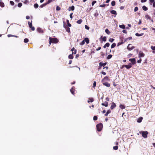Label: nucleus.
Wrapping results in <instances>:
<instances>
[{
  "mask_svg": "<svg viewBox=\"0 0 155 155\" xmlns=\"http://www.w3.org/2000/svg\"><path fill=\"white\" fill-rule=\"evenodd\" d=\"M140 133L142 134V136L144 138H147V135L148 132L147 131H141L140 132Z\"/></svg>",
  "mask_w": 155,
  "mask_h": 155,
  "instance_id": "nucleus-1",
  "label": "nucleus"
},
{
  "mask_svg": "<svg viewBox=\"0 0 155 155\" xmlns=\"http://www.w3.org/2000/svg\"><path fill=\"white\" fill-rule=\"evenodd\" d=\"M102 124L101 123L97 124L96 126V127L97 131H101L102 129Z\"/></svg>",
  "mask_w": 155,
  "mask_h": 155,
  "instance_id": "nucleus-2",
  "label": "nucleus"
},
{
  "mask_svg": "<svg viewBox=\"0 0 155 155\" xmlns=\"http://www.w3.org/2000/svg\"><path fill=\"white\" fill-rule=\"evenodd\" d=\"M49 39H51L53 43H57L58 42V40L57 38L49 37Z\"/></svg>",
  "mask_w": 155,
  "mask_h": 155,
  "instance_id": "nucleus-3",
  "label": "nucleus"
},
{
  "mask_svg": "<svg viewBox=\"0 0 155 155\" xmlns=\"http://www.w3.org/2000/svg\"><path fill=\"white\" fill-rule=\"evenodd\" d=\"M131 45L130 44H129L128 45V46L127 47V48L129 51H131L133 50V49L135 48V47L134 46H131L130 47V46Z\"/></svg>",
  "mask_w": 155,
  "mask_h": 155,
  "instance_id": "nucleus-4",
  "label": "nucleus"
},
{
  "mask_svg": "<svg viewBox=\"0 0 155 155\" xmlns=\"http://www.w3.org/2000/svg\"><path fill=\"white\" fill-rule=\"evenodd\" d=\"M144 54L141 51H140L139 52V57L141 58V57H143L144 56Z\"/></svg>",
  "mask_w": 155,
  "mask_h": 155,
  "instance_id": "nucleus-5",
  "label": "nucleus"
},
{
  "mask_svg": "<svg viewBox=\"0 0 155 155\" xmlns=\"http://www.w3.org/2000/svg\"><path fill=\"white\" fill-rule=\"evenodd\" d=\"M129 61L132 62L133 64H134L136 63V60L135 58H130L129 59Z\"/></svg>",
  "mask_w": 155,
  "mask_h": 155,
  "instance_id": "nucleus-6",
  "label": "nucleus"
},
{
  "mask_svg": "<svg viewBox=\"0 0 155 155\" xmlns=\"http://www.w3.org/2000/svg\"><path fill=\"white\" fill-rule=\"evenodd\" d=\"M102 83L103 85L106 86L107 87H109L110 86V84L107 82H104V81H103Z\"/></svg>",
  "mask_w": 155,
  "mask_h": 155,
  "instance_id": "nucleus-7",
  "label": "nucleus"
},
{
  "mask_svg": "<svg viewBox=\"0 0 155 155\" xmlns=\"http://www.w3.org/2000/svg\"><path fill=\"white\" fill-rule=\"evenodd\" d=\"M116 106V104L114 103L113 102L112 104L110 106V109H113Z\"/></svg>",
  "mask_w": 155,
  "mask_h": 155,
  "instance_id": "nucleus-8",
  "label": "nucleus"
},
{
  "mask_svg": "<svg viewBox=\"0 0 155 155\" xmlns=\"http://www.w3.org/2000/svg\"><path fill=\"white\" fill-rule=\"evenodd\" d=\"M74 6L72 5L71 7H69L68 8V10L69 11L71 10L74 11Z\"/></svg>",
  "mask_w": 155,
  "mask_h": 155,
  "instance_id": "nucleus-9",
  "label": "nucleus"
},
{
  "mask_svg": "<svg viewBox=\"0 0 155 155\" xmlns=\"http://www.w3.org/2000/svg\"><path fill=\"white\" fill-rule=\"evenodd\" d=\"M37 30L38 32L42 33L43 32V30L40 28H38Z\"/></svg>",
  "mask_w": 155,
  "mask_h": 155,
  "instance_id": "nucleus-10",
  "label": "nucleus"
},
{
  "mask_svg": "<svg viewBox=\"0 0 155 155\" xmlns=\"http://www.w3.org/2000/svg\"><path fill=\"white\" fill-rule=\"evenodd\" d=\"M74 87H73L70 90V91L72 93V94L73 95H74V91L75 90L74 89Z\"/></svg>",
  "mask_w": 155,
  "mask_h": 155,
  "instance_id": "nucleus-11",
  "label": "nucleus"
},
{
  "mask_svg": "<svg viewBox=\"0 0 155 155\" xmlns=\"http://www.w3.org/2000/svg\"><path fill=\"white\" fill-rule=\"evenodd\" d=\"M71 51L72 52V54H75L76 53L77 50L74 49V48H73L71 50Z\"/></svg>",
  "mask_w": 155,
  "mask_h": 155,
  "instance_id": "nucleus-12",
  "label": "nucleus"
},
{
  "mask_svg": "<svg viewBox=\"0 0 155 155\" xmlns=\"http://www.w3.org/2000/svg\"><path fill=\"white\" fill-rule=\"evenodd\" d=\"M84 41H85L87 44H88L89 43V39L88 38H84Z\"/></svg>",
  "mask_w": 155,
  "mask_h": 155,
  "instance_id": "nucleus-13",
  "label": "nucleus"
},
{
  "mask_svg": "<svg viewBox=\"0 0 155 155\" xmlns=\"http://www.w3.org/2000/svg\"><path fill=\"white\" fill-rule=\"evenodd\" d=\"M110 12L113 14L115 15H117L116 12L114 10H111L110 11Z\"/></svg>",
  "mask_w": 155,
  "mask_h": 155,
  "instance_id": "nucleus-14",
  "label": "nucleus"
},
{
  "mask_svg": "<svg viewBox=\"0 0 155 155\" xmlns=\"http://www.w3.org/2000/svg\"><path fill=\"white\" fill-rule=\"evenodd\" d=\"M48 3H47V2L45 3H44L41 5H40L39 6L40 8H42L43 7L46 6L47 4H48Z\"/></svg>",
  "mask_w": 155,
  "mask_h": 155,
  "instance_id": "nucleus-15",
  "label": "nucleus"
},
{
  "mask_svg": "<svg viewBox=\"0 0 155 155\" xmlns=\"http://www.w3.org/2000/svg\"><path fill=\"white\" fill-rule=\"evenodd\" d=\"M108 77H105L104 78V79L102 80L101 82L103 83L104 80L108 81Z\"/></svg>",
  "mask_w": 155,
  "mask_h": 155,
  "instance_id": "nucleus-16",
  "label": "nucleus"
},
{
  "mask_svg": "<svg viewBox=\"0 0 155 155\" xmlns=\"http://www.w3.org/2000/svg\"><path fill=\"white\" fill-rule=\"evenodd\" d=\"M143 119V117H140L138 119L137 121L138 123H140L142 121Z\"/></svg>",
  "mask_w": 155,
  "mask_h": 155,
  "instance_id": "nucleus-17",
  "label": "nucleus"
},
{
  "mask_svg": "<svg viewBox=\"0 0 155 155\" xmlns=\"http://www.w3.org/2000/svg\"><path fill=\"white\" fill-rule=\"evenodd\" d=\"M143 33H142L141 34H139L138 33H136L135 34V35L137 36H140L143 35Z\"/></svg>",
  "mask_w": 155,
  "mask_h": 155,
  "instance_id": "nucleus-18",
  "label": "nucleus"
},
{
  "mask_svg": "<svg viewBox=\"0 0 155 155\" xmlns=\"http://www.w3.org/2000/svg\"><path fill=\"white\" fill-rule=\"evenodd\" d=\"M122 68H124V67H125L127 69H129L130 68L129 67V65H123L122 66Z\"/></svg>",
  "mask_w": 155,
  "mask_h": 155,
  "instance_id": "nucleus-19",
  "label": "nucleus"
},
{
  "mask_svg": "<svg viewBox=\"0 0 155 155\" xmlns=\"http://www.w3.org/2000/svg\"><path fill=\"white\" fill-rule=\"evenodd\" d=\"M65 28L66 29V31L68 32H70V28L68 27H67V26H66L65 27Z\"/></svg>",
  "mask_w": 155,
  "mask_h": 155,
  "instance_id": "nucleus-20",
  "label": "nucleus"
},
{
  "mask_svg": "<svg viewBox=\"0 0 155 155\" xmlns=\"http://www.w3.org/2000/svg\"><path fill=\"white\" fill-rule=\"evenodd\" d=\"M108 102H105V103H102L101 105H102L106 107H107L108 106Z\"/></svg>",
  "mask_w": 155,
  "mask_h": 155,
  "instance_id": "nucleus-21",
  "label": "nucleus"
},
{
  "mask_svg": "<svg viewBox=\"0 0 155 155\" xmlns=\"http://www.w3.org/2000/svg\"><path fill=\"white\" fill-rule=\"evenodd\" d=\"M106 64V63H102V62H100L99 63V64L100 65V66H104Z\"/></svg>",
  "mask_w": 155,
  "mask_h": 155,
  "instance_id": "nucleus-22",
  "label": "nucleus"
},
{
  "mask_svg": "<svg viewBox=\"0 0 155 155\" xmlns=\"http://www.w3.org/2000/svg\"><path fill=\"white\" fill-rule=\"evenodd\" d=\"M105 32L108 35H109L110 33V32L109 31L107 28L105 30Z\"/></svg>",
  "mask_w": 155,
  "mask_h": 155,
  "instance_id": "nucleus-23",
  "label": "nucleus"
},
{
  "mask_svg": "<svg viewBox=\"0 0 155 155\" xmlns=\"http://www.w3.org/2000/svg\"><path fill=\"white\" fill-rule=\"evenodd\" d=\"M119 27L120 28L124 29L125 28V25H120Z\"/></svg>",
  "mask_w": 155,
  "mask_h": 155,
  "instance_id": "nucleus-24",
  "label": "nucleus"
},
{
  "mask_svg": "<svg viewBox=\"0 0 155 155\" xmlns=\"http://www.w3.org/2000/svg\"><path fill=\"white\" fill-rule=\"evenodd\" d=\"M119 107H120V108L122 109H125V107L124 105H122L121 104L120 105Z\"/></svg>",
  "mask_w": 155,
  "mask_h": 155,
  "instance_id": "nucleus-25",
  "label": "nucleus"
},
{
  "mask_svg": "<svg viewBox=\"0 0 155 155\" xmlns=\"http://www.w3.org/2000/svg\"><path fill=\"white\" fill-rule=\"evenodd\" d=\"M142 8L143 10L144 11H147L148 9V8L147 7L145 6L144 5L142 7Z\"/></svg>",
  "mask_w": 155,
  "mask_h": 155,
  "instance_id": "nucleus-26",
  "label": "nucleus"
},
{
  "mask_svg": "<svg viewBox=\"0 0 155 155\" xmlns=\"http://www.w3.org/2000/svg\"><path fill=\"white\" fill-rule=\"evenodd\" d=\"M0 6L2 7H4V4L2 2H0Z\"/></svg>",
  "mask_w": 155,
  "mask_h": 155,
  "instance_id": "nucleus-27",
  "label": "nucleus"
},
{
  "mask_svg": "<svg viewBox=\"0 0 155 155\" xmlns=\"http://www.w3.org/2000/svg\"><path fill=\"white\" fill-rule=\"evenodd\" d=\"M116 46V44L115 43H113L111 46V48H114Z\"/></svg>",
  "mask_w": 155,
  "mask_h": 155,
  "instance_id": "nucleus-28",
  "label": "nucleus"
},
{
  "mask_svg": "<svg viewBox=\"0 0 155 155\" xmlns=\"http://www.w3.org/2000/svg\"><path fill=\"white\" fill-rule=\"evenodd\" d=\"M82 21V20L81 19H79L77 21V23L78 24H81Z\"/></svg>",
  "mask_w": 155,
  "mask_h": 155,
  "instance_id": "nucleus-29",
  "label": "nucleus"
},
{
  "mask_svg": "<svg viewBox=\"0 0 155 155\" xmlns=\"http://www.w3.org/2000/svg\"><path fill=\"white\" fill-rule=\"evenodd\" d=\"M34 7L35 8H37L38 7V5L37 3L35 4L34 5Z\"/></svg>",
  "mask_w": 155,
  "mask_h": 155,
  "instance_id": "nucleus-30",
  "label": "nucleus"
},
{
  "mask_svg": "<svg viewBox=\"0 0 155 155\" xmlns=\"http://www.w3.org/2000/svg\"><path fill=\"white\" fill-rule=\"evenodd\" d=\"M112 56L111 54H109L107 56V59H110L112 58Z\"/></svg>",
  "mask_w": 155,
  "mask_h": 155,
  "instance_id": "nucleus-31",
  "label": "nucleus"
},
{
  "mask_svg": "<svg viewBox=\"0 0 155 155\" xmlns=\"http://www.w3.org/2000/svg\"><path fill=\"white\" fill-rule=\"evenodd\" d=\"M68 58L70 59H72L73 58V56L72 54H70L68 56Z\"/></svg>",
  "mask_w": 155,
  "mask_h": 155,
  "instance_id": "nucleus-32",
  "label": "nucleus"
},
{
  "mask_svg": "<svg viewBox=\"0 0 155 155\" xmlns=\"http://www.w3.org/2000/svg\"><path fill=\"white\" fill-rule=\"evenodd\" d=\"M111 5L112 6H114V5H115V2L114 1H113L112 2H111Z\"/></svg>",
  "mask_w": 155,
  "mask_h": 155,
  "instance_id": "nucleus-33",
  "label": "nucleus"
},
{
  "mask_svg": "<svg viewBox=\"0 0 155 155\" xmlns=\"http://www.w3.org/2000/svg\"><path fill=\"white\" fill-rule=\"evenodd\" d=\"M85 43L84 40H83L80 44V45H83Z\"/></svg>",
  "mask_w": 155,
  "mask_h": 155,
  "instance_id": "nucleus-34",
  "label": "nucleus"
},
{
  "mask_svg": "<svg viewBox=\"0 0 155 155\" xmlns=\"http://www.w3.org/2000/svg\"><path fill=\"white\" fill-rule=\"evenodd\" d=\"M114 39L110 38L109 40V41L111 42H112L114 41Z\"/></svg>",
  "mask_w": 155,
  "mask_h": 155,
  "instance_id": "nucleus-35",
  "label": "nucleus"
},
{
  "mask_svg": "<svg viewBox=\"0 0 155 155\" xmlns=\"http://www.w3.org/2000/svg\"><path fill=\"white\" fill-rule=\"evenodd\" d=\"M29 40H28V38H25L24 39V42L25 43H27L28 41Z\"/></svg>",
  "mask_w": 155,
  "mask_h": 155,
  "instance_id": "nucleus-36",
  "label": "nucleus"
},
{
  "mask_svg": "<svg viewBox=\"0 0 155 155\" xmlns=\"http://www.w3.org/2000/svg\"><path fill=\"white\" fill-rule=\"evenodd\" d=\"M88 99L91 102H92L94 101V99L92 98H89Z\"/></svg>",
  "mask_w": 155,
  "mask_h": 155,
  "instance_id": "nucleus-37",
  "label": "nucleus"
},
{
  "mask_svg": "<svg viewBox=\"0 0 155 155\" xmlns=\"http://www.w3.org/2000/svg\"><path fill=\"white\" fill-rule=\"evenodd\" d=\"M97 119V117L96 116H94L93 117V120H96Z\"/></svg>",
  "mask_w": 155,
  "mask_h": 155,
  "instance_id": "nucleus-38",
  "label": "nucleus"
},
{
  "mask_svg": "<svg viewBox=\"0 0 155 155\" xmlns=\"http://www.w3.org/2000/svg\"><path fill=\"white\" fill-rule=\"evenodd\" d=\"M113 149L114 150H117L118 149V147L117 146H115L113 147Z\"/></svg>",
  "mask_w": 155,
  "mask_h": 155,
  "instance_id": "nucleus-39",
  "label": "nucleus"
},
{
  "mask_svg": "<svg viewBox=\"0 0 155 155\" xmlns=\"http://www.w3.org/2000/svg\"><path fill=\"white\" fill-rule=\"evenodd\" d=\"M22 6V4L21 3H19L18 5V6L19 7H21Z\"/></svg>",
  "mask_w": 155,
  "mask_h": 155,
  "instance_id": "nucleus-40",
  "label": "nucleus"
},
{
  "mask_svg": "<svg viewBox=\"0 0 155 155\" xmlns=\"http://www.w3.org/2000/svg\"><path fill=\"white\" fill-rule=\"evenodd\" d=\"M106 40H107L106 37L105 36L103 38V40L104 41H106Z\"/></svg>",
  "mask_w": 155,
  "mask_h": 155,
  "instance_id": "nucleus-41",
  "label": "nucleus"
},
{
  "mask_svg": "<svg viewBox=\"0 0 155 155\" xmlns=\"http://www.w3.org/2000/svg\"><path fill=\"white\" fill-rule=\"evenodd\" d=\"M132 63H129L128 65L129 67L130 68H131L132 67Z\"/></svg>",
  "mask_w": 155,
  "mask_h": 155,
  "instance_id": "nucleus-42",
  "label": "nucleus"
},
{
  "mask_svg": "<svg viewBox=\"0 0 155 155\" xmlns=\"http://www.w3.org/2000/svg\"><path fill=\"white\" fill-rule=\"evenodd\" d=\"M107 47H108L109 46H110V44L108 42H107V43L105 45Z\"/></svg>",
  "mask_w": 155,
  "mask_h": 155,
  "instance_id": "nucleus-43",
  "label": "nucleus"
},
{
  "mask_svg": "<svg viewBox=\"0 0 155 155\" xmlns=\"http://www.w3.org/2000/svg\"><path fill=\"white\" fill-rule=\"evenodd\" d=\"M10 4L12 5H14V2L12 1H10Z\"/></svg>",
  "mask_w": 155,
  "mask_h": 155,
  "instance_id": "nucleus-44",
  "label": "nucleus"
},
{
  "mask_svg": "<svg viewBox=\"0 0 155 155\" xmlns=\"http://www.w3.org/2000/svg\"><path fill=\"white\" fill-rule=\"evenodd\" d=\"M138 10V8L137 7H135L134 9V11L135 12H137Z\"/></svg>",
  "mask_w": 155,
  "mask_h": 155,
  "instance_id": "nucleus-45",
  "label": "nucleus"
},
{
  "mask_svg": "<svg viewBox=\"0 0 155 155\" xmlns=\"http://www.w3.org/2000/svg\"><path fill=\"white\" fill-rule=\"evenodd\" d=\"M132 37H128V38H126L125 41H126L127 40H130L132 39Z\"/></svg>",
  "mask_w": 155,
  "mask_h": 155,
  "instance_id": "nucleus-46",
  "label": "nucleus"
},
{
  "mask_svg": "<svg viewBox=\"0 0 155 155\" xmlns=\"http://www.w3.org/2000/svg\"><path fill=\"white\" fill-rule=\"evenodd\" d=\"M96 3V1H93L92 3V6H93Z\"/></svg>",
  "mask_w": 155,
  "mask_h": 155,
  "instance_id": "nucleus-47",
  "label": "nucleus"
},
{
  "mask_svg": "<svg viewBox=\"0 0 155 155\" xmlns=\"http://www.w3.org/2000/svg\"><path fill=\"white\" fill-rule=\"evenodd\" d=\"M96 82L94 81L93 83V87H95L96 86Z\"/></svg>",
  "mask_w": 155,
  "mask_h": 155,
  "instance_id": "nucleus-48",
  "label": "nucleus"
},
{
  "mask_svg": "<svg viewBox=\"0 0 155 155\" xmlns=\"http://www.w3.org/2000/svg\"><path fill=\"white\" fill-rule=\"evenodd\" d=\"M151 48L152 50L155 51V46H151Z\"/></svg>",
  "mask_w": 155,
  "mask_h": 155,
  "instance_id": "nucleus-49",
  "label": "nucleus"
},
{
  "mask_svg": "<svg viewBox=\"0 0 155 155\" xmlns=\"http://www.w3.org/2000/svg\"><path fill=\"white\" fill-rule=\"evenodd\" d=\"M60 9H61V8L60 7H59L58 6L56 8V9L57 10H58V11L60 10Z\"/></svg>",
  "mask_w": 155,
  "mask_h": 155,
  "instance_id": "nucleus-50",
  "label": "nucleus"
},
{
  "mask_svg": "<svg viewBox=\"0 0 155 155\" xmlns=\"http://www.w3.org/2000/svg\"><path fill=\"white\" fill-rule=\"evenodd\" d=\"M14 35H11V34H9L8 35V37H14Z\"/></svg>",
  "mask_w": 155,
  "mask_h": 155,
  "instance_id": "nucleus-51",
  "label": "nucleus"
},
{
  "mask_svg": "<svg viewBox=\"0 0 155 155\" xmlns=\"http://www.w3.org/2000/svg\"><path fill=\"white\" fill-rule=\"evenodd\" d=\"M150 2L151 3L150 5H152V3L153 2L155 1L154 0H149Z\"/></svg>",
  "mask_w": 155,
  "mask_h": 155,
  "instance_id": "nucleus-52",
  "label": "nucleus"
},
{
  "mask_svg": "<svg viewBox=\"0 0 155 155\" xmlns=\"http://www.w3.org/2000/svg\"><path fill=\"white\" fill-rule=\"evenodd\" d=\"M105 6V4H102V5H100V7H104Z\"/></svg>",
  "mask_w": 155,
  "mask_h": 155,
  "instance_id": "nucleus-53",
  "label": "nucleus"
},
{
  "mask_svg": "<svg viewBox=\"0 0 155 155\" xmlns=\"http://www.w3.org/2000/svg\"><path fill=\"white\" fill-rule=\"evenodd\" d=\"M28 2V0H25L24 2V3L26 4Z\"/></svg>",
  "mask_w": 155,
  "mask_h": 155,
  "instance_id": "nucleus-54",
  "label": "nucleus"
},
{
  "mask_svg": "<svg viewBox=\"0 0 155 155\" xmlns=\"http://www.w3.org/2000/svg\"><path fill=\"white\" fill-rule=\"evenodd\" d=\"M30 28H31V29L32 31H34L35 30V27L33 26H32V27H31Z\"/></svg>",
  "mask_w": 155,
  "mask_h": 155,
  "instance_id": "nucleus-55",
  "label": "nucleus"
},
{
  "mask_svg": "<svg viewBox=\"0 0 155 155\" xmlns=\"http://www.w3.org/2000/svg\"><path fill=\"white\" fill-rule=\"evenodd\" d=\"M32 21H31V23H30V24H29V27L30 28L31 27H32Z\"/></svg>",
  "mask_w": 155,
  "mask_h": 155,
  "instance_id": "nucleus-56",
  "label": "nucleus"
},
{
  "mask_svg": "<svg viewBox=\"0 0 155 155\" xmlns=\"http://www.w3.org/2000/svg\"><path fill=\"white\" fill-rule=\"evenodd\" d=\"M85 28L87 29L88 30L89 29V27L86 25H85Z\"/></svg>",
  "mask_w": 155,
  "mask_h": 155,
  "instance_id": "nucleus-57",
  "label": "nucleus"
},
{
  "mask_svg": "<svg viewBox=\"0 0 155 155\" xmlns=\"http://www.w3.org/2000/svg\"><path fill=\"white\" fill-rule=\"evenodd\" d=\"M111 112V110H107V113L109 114Z\"/></svg>",
  "mask_w": 155,
  "mask_h": 155,
  "instance_id": "nucleus-58",
  "label": "nucleus"
},
{
  "mask_svg": "<svg viewBox=\"0 0 155 155\" xmlns=\"http://www.w3.org/2000/svg\"><path fill=\"white\" fill-rule=\"evenodd\" d=\"M122 32L124 33H125V34H127V31H126V30H123L122 31Z\"/></svg>",
  "mask_w": 155,
  "mask_h": 155,
  "instance_id": "nucleus-59",
  "label": "nucleus"
},
{
  "mask_svg": "<svg viewBox=\"0 0 155 155\" xmlns=\"http://www.w3.org/2000/svg\"><path fill=\"white\" fill-rule=\"evenodd\" d=\"M73 13H71L70 15V17L71 18H72Z\"/></svg>",
  "mask_w": 155,
  "mask_h": 155,
  "instance_id": "nucleus-60",
  "label": "nucleus"
},
{
  "mask_svg": "<svg viewBox=\"0 0 155 155\" xmlns=\"http://www.w3.org/2000/svg\"><path fill=\"white\" fill-rule=\"evenodd\" d=\"M141 59H140L139 60H138L137 61V63H141Z\"/></svg>",
  "mask_w": 155,
  "mask_h": 155,
  "instance_id": "nucleus-61",
  "label": "nucleus"
},
{
  "mask_svg": "<svg viewBox=\"0 0 155 155\" xmlns=\"http://www.w3.org/2000/svg\"><path fill=\"white\" fill-rule=\"evenodd\" d=\"M101 48L100 47H99L97 49H96V50L97 51H99L101 49Z\"/></svg>",
  "mask_w": 155,
  "mask_h": 155,
  "instance_id": "nucleus-62",
  "label": "nucleus"
},
{
  "mask_svg": "<svg viewBox=\"0 0 155 155\" xmlns=\"http://www.w3.org/2000/svg\"><path fill=\"white\" fill-rule=\"evenodd\" d=\"M26 18L27 19H29L30 18V17L29 16H27L26 17Z\"/></svg>",
  "mask_w": 155,
  "mask_h": 155,
  "instance_id": "nucleus-63",
  "label": "nucleus"
},
{
  "mask_svg": "<svg viewBox=\"0 0 155 155\" xmlns=\"http://www.w3.org/2000/svg\"><path fill=\"white\" fill-rule=\"evenodd\" d=\"M153 7H155V1L153 2Z\"/></svg>",
  "mask_w": 155,
  "mask_h": 155,
  "instance_id": "nucleus-64",
  "label": "nucleus"
}]
</instances>
